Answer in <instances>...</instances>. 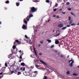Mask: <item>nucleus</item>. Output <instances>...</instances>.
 <instances>
[{
  "label": "nucleus",
  "instance_id": "23",
  "mask_svg": "<svg viewBox=\"0 0 79 79\" xmlns=\"http://www.w3.org/2000/svg\"><path fill=\"white\" fill-rule=\"evenodd\" d=\"M73 76H77V73H73Z\"/></svg>",
  "mask_w": 79,
  "mask_h": 79
},
{
  "label": "nucleus",
  "instance_id": "38",
  "mask_svg": "<svg viewBox=\"0 0 79 79\" xmlns=\"http://www.w3.org/2000/svg\"><path fill=\"white\" fill-rule=\"evenodd\" d=\"M58 3H56L55 5L56 7H57V6H58Z\"/></svg>",
  "mask_w": 79,
  "mask_h": 79
},
{
  "label": "nucleus",
  "instance_id": "45",
  "mask_svg": "<svg viewBox=\"0 0 79 79\" xmlns=\"http://www.w3.org/2000/svg\"><path fill=\"white\" fill-rule=\"evenodd\" d=\"M14 73H15V74H16L17 73V71H15V72H14Z\"/></svg>",
  "mask_w": 79,
  "mask_h": 79
},
{
  "label": "nucleus",
  "instance_id": "9",
  "mask_svg": "<svg viewBox=\"0 0 79 79\" xmlns=\"http://www.w3.org/2000/svg\"><path fill=\"white\" fill-rule=\"evenodd\" d=\"M16 42H17V43H18L19 44H21V42L19 41V40H15V41L14 42V45H15V43H16Z\"/></svg>",
  "mask_w": 79,
  "mask_h": 79
},
{
  "label": "nucleus",
  "instance_id": "53",
  "mask_svg": "<svg viewBox=\"0 0 79 79\" xmlns=\"http://www.w3.org/2000/svg\"><path fill=\"white\" fill-rule=\"evenodd\" d=\"M34 51H35V48H34Z\"/></svg>",
  "mask_w": 79,
  "mask_h": 79
},
{
  "label": "nucleus",
  "instance_id": "61",
  "mask_svg": "<svg viewBox=\"0 0 79 79\" xmlns=\"http://www.w3.org/2000/svg\"><path fill=\"white\" fill-rule=\"evenodd\" d=\"M35 32H37V30H35Z\"/></svg>",
  "mask_w": 79,
  "mask_h": 79
},
{
  "label": "nucleus",
  "instance_id": "12",
  "mask_svg": "<svg viewBox=\"0 0 79 79\" xmlns=\"http://www.w3.org/2000/svg\"><path fill=\"white\" fill-rule=\"evenodd\" d=\"M25 68L24 67H21L20 68V70H22L23 71L25 70Z\"/></svg>",
  "mask_w": 79,
  "mask_h": 79
},
{
  "label": "nucleus",
  "instance_id": "43",
  "mask_svg": "<svg viewBox=\"0 0 79 79\" xmlns=\"http://www.w3.org/2000/svg\"><path fill=\"white\" fill-rule=\"evenodd\" d=\"M31 69H33V68H34V66H31Z\"/></svg>",
  "mask_w": 79,
  "mask_h": 79
},
{
  "label": "nucleus",
  "instance_id": "11",
  "mask_svg": "<svg viewBox=\"0 0 79 79\" xmlns=\"http://www.w3.org/2000/svg\"><path fill=\"white\" fill-rule=\"evenodd\" d=\"M34 61L35 62H37L39 64H40V61L38 59H37L36 60H34Z\"/></svg>",
  "mask_w": 79,
  "mask_h": 79
},
{
  "label": "nucleus",
  "instance_id": "28",
  "mask_svg": "<svg viewBox=\"0 0 79 79\" xmlns=\"http://www.w3.org/2000/svg\"><path fill=\"white\" fill-rule=\"evenodd\" d=\"M40 44H43L44 43V41L43 40H41L40 41Z\"/></svg>",
  "mask_w": 79,
  "mask_h": 79
},
{
  "label": "nucleus",
  "instance_id": "10",
  "mask_svg": "<svg viewBox=\"0 0 79 79\" xmlns=\"http://www.w3.org/2000/svg\"><path fill=\"white\" fill-rule=\"evenodd\" d=\"M58 26L59 27H63V24L60 23L58 25Z\"/></svg>",
  "mask_w": 79,
  "mask_h": 79
},
{
  "label": "nucleus",
  "instance_id": "60",
  "mask_svg": "<svg viewBox=\"0 0 79 79\" xmlns=\"http://www.w3.org/2000/svg\"><path fill=\"white\" fill-rule=\"evenodd\" d=\"M50 21V20H48V22H49V21Z\"/></svg>",
  "mask_w": 79,
  "mask_h": 79
},
{
  "label": "nucleus",
  "instance_id": "7",
  "mask_svg": "<svg viewBox=\"0 0 79 79\" xmlns=\"http://www.w3.org/2000/svg\"><path fill=\"white\" fill-rule=\"evenodd\" d=\"M32 38H31L32 40L33 39H35L36 37H37V36L35 35V33H33L32 35Z\"/></svg>",
  "mask_w": 79,
  "mask_h": 79
},
{
  "label": "nucleus",
  "instance_id": "26",
  "mask_svg": "<svg viewBox=\"0 0 79 79\" xmlns=\"http://www.w3.org/2000/svg\"><path fill=\"white\" fill-rule=\"evenodd\" d=\"M14 72V71L13 70L10 71V73H11V74L13 73Z\"/></svg>",
  "mask_w": 79,
  "mask_h": 79
},
{
  "label": "nucleus",
  "instance_id": "62",
  "mask_svg": "<svg viewBox=\"0 0 79 79\" xmlns=\"http://www.w3.org/2000/svg\"><path fill=\"white\" fill-rule=\"evenodd\" d=\"M69 56H67L68 58H69Z\"/></svg>",
  "mask_w": 79,
  "mask_h": 79
},
{
  "label": "nucleus",
  "instance_id": "58",
  "mask_svg": "<svg viewBox=\"0 0 79 79\" xmlns=\"http://www.w3.org/2000/svg\"><path fill=\"white\" fill-rule=\"evenodd\" d=\"M20 1H23V0H20Z\"/></svg>",
  "mask_w": 79,
  "mask_h": 79
},
{
  "label": "nucleus",
  "instance_id": "22",
  "mask_svg": "<svg viewBox=\"0 0 79 79\" xmlns=\"http://www.w3.org/2000/svg\"><path fill=\"white\" fill-rule=\"evenodd\" d=\"M60 33H58L57 35H55L54 37H57V36H58L59 35H60Z\"/></svg>",
  "mask_w": 79,
  "mask_h": 79
},
{
  "label": "nucleus",
  "instance_id": "35",
  "mask_svg": "<svg viewBox=\"0 0 79 79\" xmlns=\"http://www.w3.org/2000/svg\"><path fill=\"white\" fill-rule=\"evenodd\" d=\"M61 13L63 14V15H65V12H63V11L61 12Z\"/></svg>",
  "mask_w": 79,
  "mask_h": 79
},
{
  "label": "nucleus",
  "instance_id": "55",
  "mask_svg": "<svg viewBox=\"0 0 79 79\" xmlns=\"http://www.w3.org/2000/svg\"><path fill=\"white\" fill-rule=\"evenodd\" d=\"M53 32H55V30H53Z\"/></svg>",
  "mask_w": 79,
  "mask_h": 79
},
{
  "label": "nucleus",
  "instance_id": "42",
  "mask_svg": "<svg viewBox=\"0 0 79 79\" xmlns=\"http://www.w3.org/2000/svg\"><path fill=\"white\" fill-rule=\"evenodd\" d=\"M5 65L6 67H7V66H8V65H7V64L6 63H5Z\"/></svg>",
  "mask_w": 79,
  "mask_h": 79
},
{
  "label": "nucleus",
  "instance_id": "15",
  "mask_svg": "<svg viewBox=\"0 0 79 79\" xmlns=\"http://www.w3.org/2000/svg\"><path fill=\"white\" fill-rule=\"evenodd\" d=\"M76 25V23H73L71 24V26H75Z\"/></svg>",
  "mask_w": 79,
  "mask_h": 79
},
{
  "label": "nucleus",
  "instance_id": "51",
  "mask_svg": "<svg viewBox=\"0 0 79 79\" xmlns=\"http://www.w3.org/2000/svg\"><path fill=\"white\" fill-rule=\"evenodd\" d=\"M11 56H8V57L9 58H10V57Z\"/></svg>",
  "mask_w": 79,
  "mask_h": 79
},
{
  "label": "nucleus",
  "instance_id": "2",
  "mask_svg": "<svg viewBox=\"0 0 79 79\" xmlns=\"http://www.w3.org/2000/svg\"><path fill=\"white\" fill-rule=\"evenodd\" d=\"M37 9L35 8L34 7L31 8V10L29 12L30 15L29 16H30V15H31V16H33L32 17H33L34 16L32 15V13H34V12L36 11H37Z\"/></svg>",
  "mask_w": 79,
  "mask_h": 79
},
{
  "label": "nucleus",
  "instance_id": "44",
  "mask_svg": "<svg viewBox=\"0 0 79 79\" xmlns=\"http://www.w3.org/2000/svg\"><path fill=\"white\" fill-rule=\"evenodd\" d=\"M56 18H60V16H57Z\"/></svg>",
  "mask_w": 79,
  "mask_h": 79
},
{
  "label": "nucleus",
  "instance_id": "13",
  "mask_svg": "<svg viewBox=\"0 0 79 79\" xmlns=\"http://www.w3.org/2000/svg\"><path fill=\"white\" fill-rule=\"evenodd\" d=\"M58 43H59V41L58 40H56L55 41L56 44H58Z\"/></svg>",
  "mask_w": 79,
  "mask_h": 79
},
{
  "label": "nucleus",
  "instance_id": "63",
  "mask_svg": "<svg viewBox=\"0 0 79 79\" xmlns=\"http://www.w3.org/2000/svg\"><path fill=\"white\" fill-rule=\"evenodd\" d=\"M61 57H63V56H61Z\"/></svg>",
  "mask_w": 79,
  "mask_h": 79
},
{
  "label": "nucleus",
  "instance_id": "31",
  "mask_svg": "<svg viewBox=\"0 0 79 79\" xmlns=\"http://www.w3.org/2000/svg\"><path fill=\"white\" fill-rule=\"evenodd\" d=\"M66 5H69V4H70V2H68L66 3Z\"/></svg>",
  "mask_w": 79,
  "mask_h": 79
},
{
  "label": "nucleus",
  "instance_id": "25",
  "mask_svg": "<svg viewBox=\"0 0 79 79\" xmlns=\"http://www.w3.org/2000/svg\"><path fill=\"white\" fill-rule=\"evenodd\" d=\"M9 2H9V1L7 0V1L5 2V3H7V4H8V3H9Z\"/></svg>",
  "mask_w": 79,
  "mask_h": 79
},
{
  "label": "nucleus",
  "instance_id": "19",
  "mask_svg": "<svg viewBox=\"0 0 79 79\" xmlns=\"http://www.w3.org/2000/svg\"><path fill=\"white\" fill-rule=\"evenodd\" d=\"M12 48L14 49H15V48H16V46L15 45H13L12 47Z\"/></svg>",
  "mask_w": 79,
  "mask_h": 79
},
{
  "label": "nucleus",
  "instance_id": "41",
  "mask_svg": "<svg viewBox=\"0 0 79 79\" xmlns=\"http://www.w3.org/2000/svg\"><path fill=\"white\" fill-rule=\"evenodd\" d=\"M57 10V9H55L54 10V11H56Z\"/></svg>",
  "mask_w": 79,
  "mask_h": 79
},
{
  "label": "nucleus",
  "instance_id": "34",
  "mask_svg": "<svg viewBox=\"0 0 79 79\" xmlns=\"http://www.w3.org/2000/svg\"><path fill=\"white\" fill-rule=\"evenodd\" d=\"M54 47H55V46L54 45H52L51 47V48H53Z\"/></svg>",
  "mask_w": 79,
  "mask_h": 79
},
{
  "label": "nucleus",
  "instance_id": "21",
  "mask_svg": "<svg viewBox=\"0 0 79 79\" xmlns=\"http://www.w3.org/2000/svg\"><path fill=\"white\" fill-rule=\"evenodd\" d=\"M16 6H19V3H16Z\"/></svg>",
  "mask_w": 79,
  "mask_h": 79
},
{
  "label": "nucleus",
  "instance_id": "5",
  "mask_svg": "<svg viewBox=\"0 0 79 79\" xmlns=\"http://www.w3.org/2000/svg\"><path fill=\"white\" fill-rule=\"evenodd\" d=\"M37 73V71H35L33 72L32 74V76L33 77H36V74Z\"/></svg>",
  "mask_w": 79,
  "mask_h": 79
},
{
  "label": "nucleus",
  "instance_id": "50",
  "mask_svg": "<svg viewBox=\"0 0 79 79\" xmlns=\"http://www.w3.org/2000/svg\"><path fill=\"white\" fill-rule=\"evenodd\" d=\"M41 45L40 44H38V47H40Z\"/></svg>",
  "mask_w": 79,
  "mask_h": 79
},
{
  "label": "nucleus",
  "instance_id": "20",
  "mask_svg": "<svg viewBox=\"0 0 79 79\" xmlns=\"http://www.w3.org/2000/svg\"><path fill=\"white\" fill-rule=\"evenodd\" d=\"M34 52H35V55L36 56H37V52H36V51H35Z\"/></svg>",
  "mask_w": 79,
  "mask_h": 79
},
{
  "label": "nucleus",
  "instance_id": "48",
  "mask_svg": "<svg viewBox=\"0 0 79 79\" xmlns=\"http://www.w3.org/2000/svg\"><path fill=\"white\" fill-rule=\"evenodd\" d=\"M3 74V72H1L0 73V75H2Z\"/></svg>",
  "mask_w": 79,
  "mask_h": 79
},
{
  "label": "nucleus",
  "instance_id": "17",
  "mask_svg": "<svg viewBox=\"0 0 79 79\" xmlns=\"http://www.w3.org/2000/svg\"><path fill=\"white\" fill-rule=\"evenodd\" d=\"M47 40L49 43H51V42H52V41H51V40Z\"/></svg>",
  "mask_w": 79,
  "mask_h": 79
},
{
  "label": "nucleus",
  "instance_id": "1",
  "mask_svg": "<svg viewBox=\"0 0 79 79\" xmlns=\"http://www.w3.org/2000/svg\"><path fill=\"white\" fill-rule=\"evenodd\" d=\"M31 15H30V16H27V18L23 20V22L26 25L24 24L23 25V27H22V29H27V21H29L30 18H31L33 16V15H32L31 16Z\"/></svg>",
  "mask_w": 79,
  "mask_h": 79
},
{
  "label": "nucleus",
  "instance_id": "33",
  "mask_svg": "<svg viewBox=\"0 0 79 79\" xmlns=\"http://www.w3.org/2000/svg\"><path fill=\"white\" fill-rule=\"evenodd\" d=\"M34 56H35V55H31V57L32 58H33Z\"/></svg>",
  "mask_w": 79,
  "mask_h": 79
},
{
  "label": "nucleus",
  "instance_id": "24",
  "mask_svg": "<svg viewBox=\"0 0 79 79\" xmlns=\"http://www.w3.org/2000/svg\"><path fill=\"white\" fill-rule=\"evenodd\" d=\"M47 79V77L45 76L43 78V79Z\"/></svg>",
  "mask_w": 79,
  "mask_h": 79
},
{
  "label": "nucleus",
  "instance_id": "57",
  "mask_svg": "<svg viewBox=\"0 0 79 79\" xmlns=\"http://www.w3.org/2000/svg\"><path fill=\"white\" fill-rule=\"evenodd\" d=\"M62 10V9H60V11H61Z\"/></svg>",
  "mask_w": 79,
  "mask_h": 79
},
{
  "label": "nucleus",
  "instance_id": "56",
  "mask_svg": "<svg viewBox=\"0 0 79 79\" xmlns=\"http://www.w3.org/2000/svg\"><path fill=\"white\" fill-rule=\"evenodd\" d=\"M31 52H32V48H31Z\"/></svg>",
  "mask_w": 79,
  "mask_h": 79
},
{
  "label": "nucleus",
  "instance_id": "36",
  "mask_svg": "<svg viewBox=\"0 0 79 79\" xmlns=\"http://www.w3.org/2000/svg\"><path fill=\"white\" fill-rule=\"evenodd\" d=\"M72 23H73V21L71 20V21H70L69 23V24H72Z\"/></svg>",
  "mask_w": 79,
  "mask_h": 79
},
{
  "label": "nucleus",
  "instance_id": "4",
  "mask_svg": "<svg viewBox=\"0 0 79 79\" xmlns=\"http://www.w3.org/2000/svg\"><path fill=\"white\" fill-rule=\"evenodd\" d=\"M25 37L26 39H27V40H28V41L29 40L30 44H31V45L32 44V42H31V40H30L29 38H28V37H27V36L26 35H25Z\"/></svg>",
  "mask_w": 79,
  "mask_h": 79
},
{
  "label": "nucleus",
  "instance_id": "29",
  "mask_svg": "<svg viewBox=\"0 0 79 79\" xmlns=\"http://www.w3.org/2000/svg\"><path fill=\"white\" fill-rule=\"evenodd\" d=\"M69 73H70V72L69 71H68L67 72V74H69Z\"/></svg>",
  "mask_w": 79,
  "mask_h": 79
},
{
  "label": "nucleus",
  "instance_id": "46",
  "mask_svg": "<svg viewBox=\"0 0 79 79\" xmlns=\"http://www.w3.org/2000/svg\"><path fill=\"white\" fill-rule=\"evenodd\" d=\"M19 58H20V59H21V58H22V56H20Z\"/></svg>",
  "mask_w": 79,
  "mask_h": 79
},
{
  "label": "nucleus",
  "instance_id": "59",
  "mask_svg": "<svg viewBox=\"0 0 79 79\" xmlns=\"http://www.w3.org/2000/svg\"><path fill=\"white\" fill-rule=\"evenodd\" d=\"M0 79H2V77H0Z\"/></svg>",
  "mask_w": 79,
  "mask_h": 79
},
{
  "label": "nucleus",
  "instance_id": "18",
  "mask_svg": "<svg viewBox=\"0 0 79 79\" xmlns=\"http://www.w3.org/2000/svg\"><path fill=\"white\" fill-rule=\"evenodd\" d=\"M70 13H71V15H73V16H75V17H76V15H75V14H74V13H73L71 12Z\"/></svg>",
  "mask_w": 79,
  "mask_h": 79
},
{
  "label": "nucleus",
  "instance_id": "32",
  "mask_svg": "<svg viewBox=\"0 0 79 79\" xmlns=\"http://www.w3.org/2000/svg\"><path fill=\"white\" fill-rule=\"evenodd\" d=\"M71 26V25H68L66 27H70Z\"/></svg>",
  "mask_w": 79,
  "mask_h": 79
},
{
  "label": "nucleus",
  "instance_id": "52",
  "mask_svg": "<svg viewBox=\"0 0 79 79\" xmlns=\"http://www.w3.org/2000/svg\"><path fill=\"white\" fill-rule=\"evenodd\" d=\"M53 17H54V18L55 17H56V15H53Z\"/></svg>",
  "mask_w": 79,
  "mask_h": 79
},
{
  "label": "nucleus",
  "instance_id": "47",
  "mask_svg": "<svg viewBox=\"0 0 79 79\" xmlns=\"http://www.w3.org/2000/svg\"><path fill=\"white\" fill-rule=\"evenodd\" d=\"M39 55H42V54L41 53H39Z\"/></svg>",
  "mask_w": 79,
  "mask_h": 79
},
{
  "label": "nucleus",
  "instance_id": "6",
  "mask_svg": "<svg viewBox=\"0 0 79 79\" xmlns=\"http://www.w3.org/2000/svg\"><path fill=\"white\" fill-rule=\"evenodd\" d=\"M71 61H72L71 63L69 64V66H73V63H74V60H72V59L71 60H69V63H70Z\"/></svg>",
  "mask_w": 79,
  "mask_h": 79
},
{
  "label": "nucleus",
  "instance_id": "14",
  "mask_svg": "<svg viewBox=\"0 0 79 79\" xmlns=\"http://www.w3.org/2000/svg\"><path fill=\"white\" fill-rule=\"evenodd\" d=\"M66 28H67V27H63L62 28L61 30H65V29H66Z\"/></svg>",
  "mask_w": 79,
  "mask_h": 79
},
{
  "label": "nucleus",
  "instance_id": "8",
  "mask_svg": "<svg viewBox=\"0 0 79 79\" xmlns=\"http://www.w3.org/2000/svg\"><path fill=\"white\" fill-rule=\"evenodd\" d=\"M36 67L37 68V69H42V68L41 67H40L39 65H36Z\"/></svg>",
  "mask_w": 79,
  "mask_h": 79
},
{
  "label": "nucleus",
  "instance_id": "37",
  "mask_svg": "<svg viewBox=\"0 0 79 79\" xmlns=\"http://www.w3.org/2000/svg\"><path fill=\"white\" fill-rule=\"evenodd\" d=\"M69 21H71V17H69Z\"/></svg>",
  "mask_w": 79,
  "mask_h": 79
},
{
  "label": "nucleus",
  "instance_id": "27",
  "mask_svg": "<svg viewBox=\"0 0 79 79\" xmlns=\"http://www.w3.org/2000/svg\"><path fill=\"white\" fill-rule=\"evenodd\" d=\"M46 2H47V3H49L50 2V0H47L46 1Z\"/></svg>",
  "mask_w": 79,
  "mask_h": 79
},
{
  "label": "nucleus",
  "instance_id": "16",
  "mask_svg": "<svg viewBox=\"0 0 79 79\" xmlns=\"http://www.w3.org/2000/svg\"><path fill=\"white\" fill-rule=\"evenodd\" d=\"M21 64L22 66H24L25 65V64L23 62L21 63Z\"/></svg>",
  "mask_w": 79,
  "mask_h": 79
},
{
  "label": "nucleus",
  "instance_id": "40",
  "mask_svg": "<svg viewBox=\"0 0 79 79\" xmlns=\"http://www.w3.org/2000/svg\"><path fill=\"white\" fill-rule=\"evenodd\" d=\"M18 75H19V74H21V72H19L18 73Z\"/></svg>",
  "mask_w": 79,
  "mask_h": 79
},
{
  "label": "nucleus",
  "instance_id": "39",
  "mask_svg": "<svg viewBox=\"0 0 79 79\" xmlns=\"http://www.w3.org/2000/svg\"><path fill=\"white\" fill-rule=\"evenodd\" d=\"M68 10L69 11H70V10H71V8H68Z\"/></svg>",
  "mask_w": 79,
  "mask_h": 79
},
{
  "label": "nucleus",
  "instance_id": "54",
  "mask_svg": "<svg viewBox=\"0 0 79 79\" xmlns=\"http://www.w3.org/2000/svg\"><path fill=\"white\" fill-rule=\"evenodd\" d=\"M19 52L20 53H21V50H20L19 51Z\"/></svg>",
  "mask_w": 79,
  "mask_h": 79
},
{
  "label": "nucleus",
  "instance_id": "30",
  "mask_svg": "<svg viewBox=\"0 0 79 79\" xmlns=\"http://www.w3.org/2000/svg\"><path fill=\"white\" fill-rule=\"evenodd\" d=\"M34 2H39V0H36L35 1H34Z\"/></svg>",
  "mask_w": 79,
  "mask_h": 79
},
{
  "label": "nucleus",
  "instance_id": "3",
  "mask_svg": "<svg viewBox=\"0 0 79 79\" xmlns=\"http://www.w3.org/2000/svg\"><path fill=\"white\" fill-rule=\"evenodd\" d=\"M40 62H41L44 66H47V63H45V62L41 60H40Z\"/></svg>",
  "mask_w": 79,
  "mask_h": 79
},
{
  "label": "nucleus",
  "instance_id": "49",
  "mask_svg": "<svg viewBox=\"0 0 79 79\" xmlns=\"http://www.w3.org/2000/svg\"><path fill=\"white\" fill-rule=\"evenodd\" d=\"M13 67H14V66H13V65H12L11 66V68H13Z\"/></svg>",
  "mask_w": 79,
  "mask_h": 79
},
{
  "label": "nucleus",
  "instance_id": "64",
  "mask_svg": "<svg viewBox=\"0 0 79 79\" xmlns=\"http://www.w3.org/2000/svg\"><path fill=\"white\" fill-rule=\"evenodd\" d=\"M78 68H79V65L77 67Z\"/></svg>",
  "mask_w": 79,
  "mask_h": 79
}]
</instances>
